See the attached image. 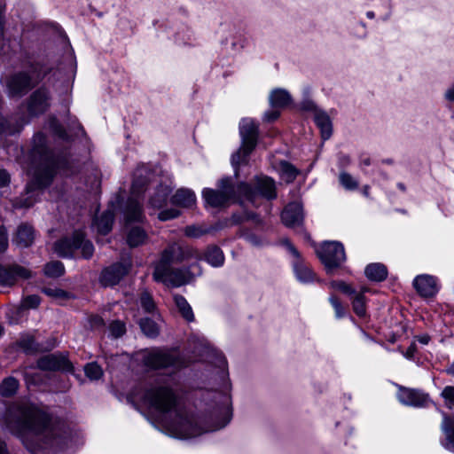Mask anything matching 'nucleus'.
<instances>
[{"instance_id":"46","label":"nucleus","mask_w":454,"mask_h":454,"mask_svg":"<svg viewBox=\"0 0 454 454\" xmlns=\"http://www.w3.org/2000/svg\"><path fill=\"white\" fill-rule=\"evenodd\" d=\"M332 288L337 289L346 294H355L356 291L344 281H333L330 283Z\"/></svg>"},{"instance_id":"54","label":"nucleus","mask_w":454,"mask_h":454,"mask_svg":"<svg viewBox=\"0 0 454 454\" xmlns=\"http://www.w3.org/2000/svg\"><path fill=\"white\" fill-rule=\"evenodd\" d=\"M443 98L450 104H454V84L448 87L443 94Z\"/></svg>"},{"instance_id":"6","label":"nucleus","mask_w":454,"mask_h":454,"mask_svg":"<svg viewBox=\"0 0 454 454\" xmlns=\"http://www.w3.org/2000/svg\"><path fill=\"white\" fill-rule=\"evenodd\" d=\"M124 217L127 229V243L130 247H136L143 245L147 239V234L140 226H129L132 222H142L143 213L140 203L134 198L128 201Z\"/></svg>"},{"instance_id":"62","label":"nucleus","mask_w":454,"mask_h":454,"mask_svg":"<svg viewBox=\"0 0 454 454\" xmlns=\"http://www.w3.org/2000/svg\"><path fill=\"white\" fill-rule=\"evenodd\" d=\"M362 164L364 166H369L371 164V160L369 158H365L362 160Z\"/></svg>"},{"instance_id":"8","label":"nucleus","mask_w":454,"mask_h":454,"mask_svg":"<svg viewBox=\"0 0 454 454\" xmlns=\"http://www.w3.org/2000/svg\"><path fill=\"white\" fill-rule=\"evenodd\" d=\"M218 190L205 188L202 191V198L207 206L222 207L227 206L231 200L239 198L238 185L234 186L231 177H223L218 182Z\"/></svg>"},{"instance_id":"55","label":"nucleus","mask_w":454,"mask_h":454,"mask_svg":"<svg viewBox=\"0 0 454 454\" xmlns=\"http://www.w3.org/2000/svg\"><path fill=\"white\" fill-rule=\"evenodd\" d=\"M10 183V175L3 168H0V187L8 185Z\"/></svg>"},{"instance_id":"20","label":"nucleus","mask_w":454,"mask_h":454,"mask_svg":"<svg viewBox=\"0 0 454 454\" xmlns=\"http://www.w3.org/2000/svg\"><path fill=\"white\" fill-rule=\"evenodd\" d=\"M397 398L401 403L413 407H423L427 401V395L424 393L407 387L399 388Z\"/></svg>"},{"instance_id":"1","label":"nucleus","mask_w":454,"mask_h":454,"mask_svg":"<svg viewBox=\"0 0 454 454\" xmlns=\"http://www.w3.org/2000/svg\"><path fill=\"white\" fill-rule=\"evenodd\" d=\"M144 402L157 411L169 418L163 421V427L171 437L189 439L203 433L213 432L224 427L231 419V398L224 395L223 401L209 416L206 426L200 425L199 418L188 415L177 408V396L166 385L155 384L145 389Z\"/></svg>"},{"instance_id":"19","label":"nucleus","mask_w":454,"mask_h":454,"mask_svg":"<svg viewBox=\"0 0 454 454\" xmlns=\"http://www.w3.org/2000/svg\"><path fill=\"white\" fill-rule=\"evenodd\" d=\"M49 106V91L44 88H40L31 95L27 108L31 114L37 115L44 113Z\"/></svg>"},{"instance_id":"45","label":"nucleus","mask_w":454,"mask_h":454,"mask_svg":"<svg viewBox=\"0 0 454 454\" xmlns=\"http://www.w3.org/2000/svg\"><path fill=\"white\" fill-rule=\"evenodd\" d=\"M304 99L301 103V108L305 111H313L314 114L316 113V110H319L313 100L308 98L309 94V90L306 89L304 90Z\"/></svg>"},{"instance_id":"28","label":"nucleus","mask_w":454,"mask_h":454,"mask_svg":"<svg viewBox=\"0 0 454 454\" xmlns=\"http://www.w3.org/2000/svg\"><path fill=\"white\" fill-rule=\"evenodd\" d=\"M172 191V187L168 184H161L150 198L149 203L153 208H160L166 205L168 197Z\"/></svg>"},{"instance_id":"57","label":"nucleus","mask_w":454,"mask_h":454,"mask_svg":"<svg viewBox=\"0 0 454 454\" xmlns=\"http://www.w3.org/2000/svg\"><path fill=\"white\" fill-rule=\"evenodd\" d=\"M54 130H55L56 134L60 138H63V139L67 138L66 131L63 129V128L60 125L57 124L56 122H54Z\"/></svg>"},{"instance_id":"3","label":"nucleus","mask_w":454,"mask_h":454,"mask_svg":"<svg viewBox=\"0 0 454 454\" xmlns=\"http://www.w3.org/2000/svg\"><path fill=\"white\" fill-rule=\"evenodd\" d=\"M30 157L31 167L28 174L32 176L33 183L27 185V193L32 192L33 186L41 189L49 185L57 168L56 160L47 147L46 137L42 133H37L33 137Z\"/></svg>"},{"instance_id":"17","label":"nucleus","mask_w":454,"mask_h":454,"mask_svg":"<svg viewBox=\"0 0 454 454\" xmlns=\"http://www.w3.org/2000/svg\"><path fill=\"white\" fill-rule=\"evenodd\" d=\"M34 86L30 75L27 73H19L12 76L7 82L9 95L20 97L27 92Z\"/></svg>"},{"instance_id":"26","label":"nucleus","mask_w":454,"mask_h":454,"mask_svg":"<svg viewBox=\"0 0 454 454\" xmlns=\"http://www.w3.org/2000/svg\"><path fill=\"white\" fill-rule=\"evenodd\" d=\"M314 121L321 131L322 138L324 140L328 139L333 132L332 121L329 115L323 110H316Z\"/></svg>"},{"instance_id":"38","label":"nucleus","mask_w":454,"mask_h":454,"mask_svg":"<svg viewBox=\"0 0 454 454\" xmlns=\"http://www.w3.org/2000/svg\"><path fill=\"white\" fill-rule=\"evenodd\" d=\"M42 291L44 294L56 301L67 300L70 296L67 292L57 287H44Z\"/></svg>"},{"instance_id":"5","label":"nucleus","mask_w":454,"mask_h":454,"mask_svg":"<svg viewBox=\"0 0 454 454\" xmlns=\"http://www.w3.org/2000/svg\"><path fill=\"white\" fill-rule=\"evenodd\" d=\"M254 187L247 183L238 184L239 198L254 204L258 197L271 200L277 197L276 184L272 178L266 176H255Z\"/></svg>"},{"instance_id":"2","label":"nucleus","mask_w":454,"mask_h":454,"mask_svg":"<svg viewBox=\"0 0 454 454\" xmlns=\"http://www.w3.org/2000/svg\"><path fill=\"white\" fill-rule=\"evenodd\" d=\"M0 426L14 430L20 434L30 433L42 436L46 443L59 446L62 440L57 437L56 428L50 417L34 404L16 403L8 407L4 415H0Z\"/></svg>"},{"instance_id":"22","label":"nucleus","mask_w":454,"mask_h":454,"mask_svg":"<svg viewBox=\"0 0 454 454\" xmlns=\"http://www.w3.org/2000/svg\"><path fill=\"white\" fill-rule=\"evenodd\" d=\"M440 428L444 435V439L441 442L442 446L445 450L454 452V416L442 412Z\"/></svg>"},{"instance_id":"36","label":"nucleus","mask_w":454,"mask_h":454,"mask_svg":"<svg viewBox=\"0 0 454 454\" xmlns=\"http://www.w3.org/2000/svg\"><path fill=\"white\" fill-rule=\"evenodd\" d=\"M367 289L364 288L358 294H355V297L352 301V306L354 312L360 317H363L366 315V300L364 295V292H366Z\"/></svg>"},{"instance_id":"41","label":"nucleus","mask_w":454,"mask_h":454,"mask_svg":"<svg viewBox=\"0 0 454 454\" xmlns=\"http://www.w3.org/2000/svg\"><path fill=\"white\" fill-rule=\"evenodd\" d=\"M19 346L26 352V353H34L39 350L37 344L35 341L34 337L27 336L22 338L19 341Z\"/></svg>"},{"instance_id":"58","label":"nucleus","mask_w":454,"mask_h":454,"mask_svg":"<svg viewBox=\"0 0 454 454\" xmlns=\"http://www.w3.org/2000/svg\"><path fill=\"white\" fill-rule=\"evenodd\" d=\"M418 340L423 344V345H427L428 344L429 340H430V337L428 335H421V336H419L418 337Z\"/></svg>"},{"instance_id":"29","label":"nucleus","mask_w":454,"mask_h":454,"mask_svg":"<svg viewBox=\"0 0 454 454\" xmlns=\"http://www.w3.org/2000/svg\"><path fill=\"white\" fill-rule=\"evenodd\" d=\"M291 100V95L284 89H274L269 96L270 105L274 108L285 107L290 104Z\"/></svg>"},{"instance_id":"13","label":"nucleus","mask_w":454,"mask_h":454,"mask_svg":"<svg viewBox=\"0 0 454 454\" xmlns=\"http://www.w3.org/2000/svg\"><path fill=\"white\" fill-rule=\"evenodd\" d=\"M285 245L295 258V261L293 262V268L297 280L302 284L313 283L316 280V275L313 270L301 259L299 252L288 240L285 241Z\"/></svg>"},{"instance_id":"60","label":"nucleus","mask_w":454,"mask_h":454,"mask_svg":"<svg viewBox=\"0 0 454 454\" xmlns=\"http://www.w3.org/2000/svg\"><path fill=\"white\" fill-rule=\"evenodd\" d=\"M0 454H6L5 444L2 441H0Z\"/></svg>"},{"instance_id":"31","label":"nucleus","mask_w":454,"mask_h":454,"mask_svg":"<svg viewBox=\"0 0 454 454\" xmlns=\"http://www.w3.org/2000/svg\"><path fill=\"white\" fill-rule=\"evenodd\" d=\"M364 274L372 281L381 282L387 278V270L384 264L375 262L366 266Z\"/></svg>"},{"instance_id":"47","label":"nucleus","mask_w":454,"mask_h":454,"mask_svg":"<svg viewBox=\"0 0 454 454\" xmlns=\"http://www.w3.org/2000/svg\"><path fill=\"white\" fill-rule=\"evenodd\" d=\"M329 302L333 306L337 318H341L345 316V309L337 297L333 295L330 296Z\"/></svg>"},{"instance_id":"12","label":"nucleus","mask_w":454,"mask_h":454,"mask_svg":"<svg viewBox=\"0 0 454 454\" xmlns=\"http://www.w3.org/2000/svg\"><path fill=\"white\" fill-rule=\"evenodd\" d=\"M317 254L327 272L339 268L346 261L344 247L338 241H325L317 249Z\"/></svg>"},{"instance_id":"7","label":"nucleus","mask_w":454,"mask_h":454,"mask_svg":"<svg viewBox=\"0 0 454 454\" xmlns=\"http://www.w3.org/2000/svg\"><path fill=\"white\" fill-rule=\"evenodd\" d=\"M201 274V269L198 263L188 268L169 267L161 271L153 270V278L157 282H161L168 286L179 287L192 281L196 276Z\"/></svg>"},{"instance_id":"50","label":"nucleus","mask_w":454,"mask_h":454,"mask_svg":"<svg viewBox=\"0 0 454 454\" xmlns=\"http://www.w3.org/2000/svg\"><path fill=\"white\" fill-rule=\"evenodd\" d=\"M180 215V211L175 208L162 210L159 213V219L160 221H168L177 217Z\"/></svg>"},{"instance_id":"4","label":"nucleus","mask_w":454,"mask_h":454,"mask_svg":"<svg viewBox=\"0 0 454 454\" xmlns=\"http://www.w3.org/2000/svg\"><path fill=\"white\" fill-rule=\"evenodd\" d=\"M239 135L241 137V146L231 156V164L235 170V176L238 175V166L246 162L247 158L256 146L258 138L257 123L248 117L241 119L239 122Z\"/></svg>"},{"instance_id":"52","label":"nucleus","mask_w":454,"mask_h":454,"mask_svg":"<svg viewBox=\"0 0 454 454\" xmlns=\"http://www.w3.org/2000/svg\"><path fill=\"white\" fill-rule=\"evenodd\" d=\"M40 304V298L37 295H29L23 301V306L27 309H35Z\"/></svg>"},{"instance_id":"49","label":"nucleus","mask_w":454,"mask_h":454,"mask_svg":"<svg viewBox=\"0 0 454 454\" xmlns=\"http://www.w3.org/2000/svg\"><path fill=\"white\" fill-rule=\"evenodd\" d=\"M11 121H5V120L0 119V132L11 135V134L20 131V129L23 126V123H21V124H19L15 129H12V128H10Z\"/></svg>"},{"instance_id":"39","label":"nucleus","mask_w":454,"mask_h":454,"mask_svg":"<svg viewBox=\"0 0 454 454\" xmlns=\"http://www.w3.org/2000/svg\"><path fill=\"white\" fill-rule=\"evenodd\" d=\"M85 375L91 380H97L103 375L101 367L97 363H90L84 367Z\"/></svg>"},{"instance_id":"32","label":"nucleus","mask_w":454,"mask_h":454,"mask_svg":"<svg viewBox=\"0 0 454 454\" xmlns=\"http://www.w3.org/2000/svg\"><path fill=\"white\" fill-rule=\"evenodd\" d=\"M174 301L182 317L188 322H192L194 320V314L186 299L182 295L175 294Z\"/></svg>"},{"instance_id":"63","label":"nucleus","mask_w":454,"mask_h":454,"mask_svg":"<svg viewBox=\"0 0 454 454\" xmlns=\"http://www.w3.org/2000/svg\"><path fill=\"white\" fill-rule=\"evenodd\" d=\"M363 193L365 197H368L369 196V187L368 186H364V189H363Z\"/></svg>"},{"instance_id":"59","label":"nucleus","mask_w":454,"mask_h":454,"mask_svg":"<svg viewBox=\"0 0 454 454\" xmlns=\"http://www.w3.org/2000/svg\"><path fill=\"white\" fill-rule=\"evenodd\" d=\"M446 373L454 377V361L446 368Z\"/></svg>"},{"instance_id":"25","label":"nucleus","mask_w":454,"mask_h":454,"mask_svg":"<svg viewBox=\"0 0 454 454\" xmlns=\"http://www.w3.org/2000/svg\"><path fill=\"white\" fill-rule=\"evenodd\" d=\"M170 201L173 205L191 207L196 202V195L193 191L187 188H181L171 197Z\"/></svg>"},{"instance_id":"24","label":"nucleus","mask_w":454,"mask_h":454,"mask_svg":"<svg viewBox=\"0 0 454 454\" xmlns=\"http://www.w3.org/2000/svg\"><path fill=\"white\" fill-rule=\"evenodd\" d=\"M151 171L145 165L137 167L134 172V179L131 186L132 196H137L142 192L143 187L149 182Z\"/></svg>"},{"instance_id":"21","label":"nucleus","mask_w":454,"mask_h":454,"mask_svg":"<svg viewBox=\"0 0 454 454\" xmlns=\"http://www.w3.org/2000/svg\"><path fill=\"white\" fill-rule=\"evenodd\" d=\"M281 219L287 227L299 226L303 221L302 206L297 202L288 204L281 214Z\"/></svg>"},{"instance_id":"40","label":"nucleus","mask_w":454,"mask_h":454,"mask_svg":"<svg viewBox=\"0 0 454 454\" xmlns=\"http://www.w3.org/2000/svg\"><path fill=\"white\" fill-rule=\"evenodd\" d=\"M339 181L346 190L352 191L358 187V182L347 172L340 173Z\"/></svg>"},{"instance_id":"9","label":"nucleus","mask_w":454,"mask_h":454,"mask_svg":"<svg viewBox=\"0 0 454 454\" xmlns=\"http://www.w3.org/2000/svg\"><path fill=\"white\" fill-rule=\"evenodd\" d=\"M77 249L84 259H90L94 254L93 244L81 231H74L71 239L65 238L54 244V252L60 257H71Z\"/></svg>"},{"instance_id":"33","label":"nucleus","mask_w":454,"mask_h":454,"mask_svg":"<svg viewBox=\"0 0 454 454\" xmlns=\"http://www.w3.org/2000/svg\"><path fill=\"white\" fill-rule=\"evenodd\" d=\"M19 380L14 377H7L0 383V395L10 397L16 394L19 389Z\"/></svg>"},{"instance_id":"44","label":"nucleus","mask_w":454,"mask_h":454,"mask_svg":"<svg viewBox=\"0 0 454 454\" xmlns=\"http://www.w3.org/2000/svg\"><path fill=\"white\" fill-rule=\"evenodd\" d=\"M442 396L445 400L446 406L449 409H454V387H445L442 392Z\"/></svg>"},{"instance_id":"34","label":"nucleus","mask_w":454,"mask_h":454,"mask_svg":"<svg viewBox=\"0 0 454 454\" xmlns=\"http://www.w3.org/2000/svg\"><path fill=\"white\" fill-rule=\"evenodd\" d=\"M279 173L285 182L292 183L300 172L294 165L283 160L279 163Z\"/></svg>"},{"instance_id":"51","label":"nucleus","mask_w":454,"mask_h":454,"mask_svg":"<svg viewBox=\"0 0 454 454\" xmlns=\"http://www.w3.org/2000/svg\"><path fill=\"white\" fill-rule=\"evenodd\" d=\"M9 245L8 232L4 225L0 226V254L6 251Z\"/></svg>"},{"instance_id":"42","label":"nucleus","mask_w":454,"mask_h":454,"mask_svg":"<svg viewBox=\"0 0 454 454\" xmlns=\"http://www.w3.org/2000/svg\"><path fill=\"white\" fill-rule=\"evenodd\" d=\"M210 231V229H204L198 225H189L184 229V234L190 238H200Z\"/></svg>"},{"instance_id":"56","label":"nucleus","mask_w":454,"mask_h":454,"mask_svg":"<svg viewBox=\"0 0 454 454\" xmlns=\"http://www.w3.org/2000/svg\"><path fill=\"white\" fill-rule=\"evenodd\" d=\"M417 351L415 343H411L405 352L403 353V356L407 359H412Z\"/></svg>"},{"instance_id":"11","label":"nucleus","mask_w":454,"mask_h":454,"mask_svg":"<svg viewBox=\"0 0 454 454\" xmlns=\"http://www.w3.org/2000/svg\"><path fill=\"white\" fill-rule=\"evenodd\" d=\"M192 257L201 259V256L193 248L183 247L176 243H172L161 252L159 261L155 263L154 270L161 271L172 267L174 263H180Z\"/></svg>"},{"instance_id":"14","label":"nucleus","mask_w":454,"mask_h":454,"mask_svg":"<svg viewBox=\"0 0 454 454\" xmlns=\"http://www.w3.org/2000/svg\"><path fill=\"white\" fill-rule=\"evenodd\" d=\"M131 262L114 263L110 267L104 269L101 272L99 281L104 286H113L120 282V280L129 272Z\"/></svg>"},{"instance_id":"10","label":"nucleus","mask_w":454,"mask_h":454,"mask_svg":"<svg viewBox=\"0 0 454 454\" xmlns=\"http://www.w3.org/2000/svg\"><path fill=\"white\" fill-rule=\"evenodd\" d=\"M143 364L152 369L173 368L179 370L186 365L185 359L175 352L159 348L145 350L142 356Z\"/></svg>"},{"instance_id":"16","label":"nucleus","mask_w":454,"mask_h":454,"mask_svg":"<svg viewBox=\"0 0 454 454\" xmlns=\"http://www.w3.org/2000/svg\"><path fill=\"white\" fill-rule=\"evenodd\" d=\"M32 277V272L27 268L14 264L10 267L0 266V285L11 286L20 278L27 279Z\"/></svg>"},{"instance_id":"18","label":"nucleus","mask_w":454,"mask_h":454,"mask_svg":"<svg viewBox=\"0 0 454 454\" xmlns=\"http://www.w3.org/2000/svg\"><path fill=\"white\" fill-rule=\"evenodd\" d=\"M413 286L422 297H433L438 291L437 278L432 275L421 274L413 279Z\"/></svg>"},{"instance_id":"15","label":"nucleus","mask_w":454,"mask_h":454,"mask_svg":"<svg viewBox=\"0 0 454 454\" xmlns=\"http://www.w3.org/2000/svg\"><path fill=\"white\" fill-rule=\"evenodd\" d=\"M37 367L43 371H74L72 363L61 354H51L41 357L37 361Z\"/></svg>"},{"instance_id":"37","label":"nucleus","mask_w":454,"mask_h":454,"mask_svg":"<svg viewBox=\"0 0 454 454\" xmlns=\"http://www.w3.org/2000/svg\"><path fill=\"white\" fill-rule=\"evenodd\" d=\"M43 272L47 277L59 278L64 274L65 268L61 262L54 261L44 266Z\"/></svg>"},{"instance_id":"27","label":"nucleus","mask_w":454,"mask_h":454,"mask_svg":"<svg viewBox=\"0 0 454 454\" xmlns=\"http://www.w3.org/2000/svg\"><path fill=\"white\" fill-rule=\"evenodd\" d=\"M114 220V214L113 210L108 209L95 219L94 225L98 233L106 235L112 230Z\"/></svg>"},{"instance_id":"64","label":"nucleus","mask_w":454,"mask_h":454,"mask_svg":"<svg viewBox=\"0 0 454 454\" xmlns=\"http://www.w3.org/2000/svg\"><path fill=\"white\" fill-rule=\"evenodd\" d=\"M95 321H96V324H98V325H102L103 324V320L100 317H96Z\"/></svg>"},{"instance_id":"23","label":"nucleus","mask_w":454,"mask_h":454,"mask_svg":"<svg viewBox=\"0 0 454 454\" xmlns=\"http://www.w3.org/2000/svg\"><path fill=\"white\" fill-rule=\"evenodd\" d=\"M35 239V232L30 225L22 223L17 228L12 242L19 247H28Z\"/></svg>"},{"instance_id":"30","label":"nucleus","mask_w":454,"mask_h":454,"mask_svg":"<svg viewBox=\"0 0 454 454\" xmlns=\"http://www.w3.org/2000/svg\"><path fill=\"white\" fill-rule=\"evenodd\" d=\"M203 259L215 268L221 267L224 263V254L216 246H209L203 254Z\"/></svg>"},{"instance_id":"48","label":"nucleus","mask_w":454,"mask_h":454,"mask_svg":"<svg viewBox=\"0 0 454 454\" xmlns=\"http://www.w3.org/2000/svg\"><path fill=\"white\" fill-rule=\"evenodd\" d=\"M110 333L114 338L121 337L125 333V325L121 321H114L110 325Z\"/></svg>"},{"instance_id":"43","label":"nucleus","mask_w":454,"mask_h":454,"mask_svg":"<svg viewBox=\"0 0 454 454\" xmlns=\"http://www.w3.org/2000/svg\"><path fill=\"white\" fill-rule=\"evenodd\" d=\"M140 304L145 312L151 313L155 309V303L152 298V296L145 292L140 296Z\"/></svg>"},{"instance_id":"61","label":"nucleus","mask_w":454,"mask_h":454,"mask_svg":"<svg viewBox=\"0 0 454 454\" xmlns=\"http://www.w3.org/2000/svg\"><path fill=\"white\" fill-rule=\"evenodd\" d=\"M366 17H367L368 19H373V18L375 17V14H374V12H373L369 11V12H366Z\"/></svg>"},{"instance_id":"35","label":"nucleus","mask_w":454,"mask_h":454,"mask_svg":"<svg viewBox=\"0 0 454 454\" xmlns=\"http://www.w3.org/2000/svg\"><path fill=\"white\" fill-rule=\"evenodd\" d=\"M139 326L145 335L149 338H155L160 333V327L156 322L145 317L139 321Z\"/></svg>"},{"instance_id":"53","label":"nucleus","mask_w":454,"mask_h":454,"mask_svg":"<svg viewBox=\"0 0 454 454\" xmlns=\"http://www.w3.org/2000/svg\"><path fill=\"white\" fill-rule=\"evenodd\" d=\"M279 114H280L279 111L277 110L276 108L272 107V109L268 110L264 113L263 121H268V122L274 121L278 118Z\"/></svg>"}]
</instances>
